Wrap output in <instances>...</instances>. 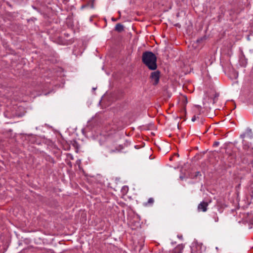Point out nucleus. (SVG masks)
Segmentation results:
<instances>
[{
	"instance_id": "2",
	"label": "nucleus",
	"mask_w": 253,
	"mask_h": 253,
	"mask_svg": "<svg viewBox=\"0 0 253 253\" xmlns=\"http://www.w3.org/2000/svg\"><path fill=\"white\" fill-rule=\"evenodd\" d=\"M150 78L153 84H157L159 81L160 72L159 71L152 72Z\"/></svg>"
},
{
	"instance_id": "11",
	"label": "nucleus",
	"mask_w": 253,
	"mask_h": 253,
	"mask_svg": "<svg viewBox=\"0 0 253 253\" xmlns=\"http://www.w3.org/2000/svg\"><path fill=\"white\" fill-rule=\"evenodd\" d=\"M199 173V172H197V174H198ZM198 175H196V176H197Z\"/></svg>"
},
{
	"instance_id": "6",
	"label": "nucleus",
	"mask_w": 253,
	"mask_h": 253,
	"mask_svg": "<svg viewBox=\"0 0 253 253\" xmlns=\"http://www.w3.org/2000/svg\"><path fill=\"white\" fill-rule=\"evenodd\" d=\"M154 202V200L153 199V198H150L149 199L148 201V204H152Z\"/></svg>"
},
{
	"instance_id": "1",
	"label": "nucleus",
	"mask_w": 253,
	"mask_h": 253,
	"mask_svg": "<svg viewBox=\"0 0 253 253\" xmlns=\"http://www.w3.org/2000/svg\"><path fill=\"white\" fill-rule=\"evenodd\" d=\"M156 57L151 52H145L142 55V61L143 63L150 70H155L157 68Z\"/></svg>"
},
{
	"instance_id": "8",
	"label": "nucleus",
	"mask_w": 253,
	"mask_h": 253,
	"mask_svg": "<svg viewBox=\"0 0 253 253\" xmlns=\"http://www.w3.org/2000/svg\"><path fill=\"white\" fill-rule=\"evenodd\" d=\"M218 217L216 216V217L215 218V222H217V221H218Z\"/></svg>"
},
{
	"instance_id": "5",
	"label": "nucleus",
	"mask_w": 253,
	"mask_h": 253,
	"mask_svg": "<svg viewBox=\"0 0 253 253\" xmlns=\"http://www.w3.org/2000/svg\"><path fill=\"white\" fill-rule=\"evenodd\" d=\"M183 248V247L182 245L181 246H178L177 248H175V252H176L177 251H178V253H180L181 251L182 252Z\"/></svg>"
},
{
	"instance_id": "7",
	"label": "nucleus",
	"mask_w": 253,
	"mask_h": 253,
	"mask_svg": "<svg viewBox=\"0 0 253 253\" xmlns=\"http://www.w3.org/2000/svg\"><path fill=\"white\" fill-rule=\"evenodd\" d=\"M195 120H196V116H194V117H193V118H192V121L194 122Z\"/></svg>"
},
{
	"instance_id": "9",
	"label": "nucleus",
	"mask_w": 253,
	"mask_h": 253,
	"mask_svg": "<svg viewBox=\"0 0 253 253\" xmlns=\"http://www.w3.org/2000/svg\"><path fill=\"white\" fill-rule=\"evenodd\" d=\"M196 107H197V108H198V110H199V109H200V106H196Z\"/></svg>"
},
{
	"instance_id": "10",
	"label": "nucleus",
	"mask_w": 253,
	"mask_h": 253,
	"mask_svg": "<svg viewBox=\"0 0 253 253\" xmlns=\"http://www.w3.org/2000/svg\"><path fill=\"white\" fill-rule=\"evenodd\" d=\"M112 20H113V21H116V20H115V19H113V18L112 19Z\"/></svg>"
},
{
	"instance_id": "4",
	"label": "nucleus",
	"mask_w": 253,
	"mask_h": 253,
	"mask_svg": "<svg viewBox=\"0 0 253 253\" xmlns=\"http://www.w3.org/2000/svg\"><path fill=\"white\" fill-rule=\"evenodd\" d=\"M115 30L119 32L123 31L124 30L123 25L120 23L117 24L115 27Z\"/></svg>"
},
{
	"instance_id": "3",
	"label": "nucleus",
	"mask_w": 253,
	"mask_h": 253,
	"mask_svg": "<svg viewBox=\"0 0 253 253\" xmlns=\"http://www.w3.org/2000/svg\"><path fill=\"white\" fill-rule=\"evenodd\" d=\"M208 206V203L205 202H201L198 207V209L199 211H207V208Z\"/></svg>"
}]
</instances>
